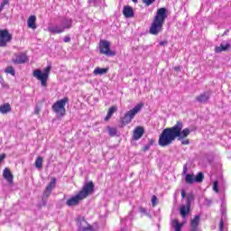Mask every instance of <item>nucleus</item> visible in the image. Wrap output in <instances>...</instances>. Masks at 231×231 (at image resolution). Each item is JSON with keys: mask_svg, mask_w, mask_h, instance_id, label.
Segmentation results:
<instances>
[{"mask_svg": "<svg viewBox=\"0 0 231 231\" xmlns=\"http://www.w3.org/2000/svg\"><path fill=\"white\" fill-rule=\"evenodd\" d=\"M181 143H182V145H189V143H190V141H189V139L182 140Z\"/></svg>", "mask_w": 231, "mask_h": 231, "instance_id": "nucleus-41", "label": "nucleus"}, {"mask_svg": "<svg viewBox=\"0 0 231 231\" xmlns=\"http://www.w3.org/2000/svg\"><path fill=\"white\" fill-rule=\"evenodd\" d=\"M90 6H98V0H88Z\"/></svg>", "mask_w": 231, "mask_h": 231, "instance_id": "nucleus-35", "label": "nucleus"}, {"mask_svg": "<svg viewBox=\"0 0 231 231\" xmlns=\"http://www.w3.org/2000/svg\"><path fill=\"white\" fill-rule=\"evenodd\" d=\"M143 133H145V130L143 129V127L137 126L134 130V135H133L134 140H140V138H142V136H143Z\"/></svg>", "mask_w": 231, "mask_h": 231, "instance_id": "nucleus-13", "label": "nucleus"}, {"mask_svg": "<svg viewBox=\"0 0 231 231\" xmlns=\"http://www.w3.org/2000/svg\"><path fill=\"white\" fill-rule=\"evenodd\" d=\"M36 169H42V157L39 156L35 161Z\"/></svg>", "mask_w": 231, "mask_h": 231, "instance_id": "nucleus-28", "label": "nucleus"}, {"mask_svg": "<svg viewBox=\"0 0 231 231\" xmlns=\"http://www.w3.org/2000/svg\"><path fill=\"white\" fill-rule=\"evenodd\" d=\"M41 113V106H36L34 108V115H40Z\"/></svg>", "mask_w": 231, "mask_h": 231, "instance_id": "nucleus-39", "label": "nucleus"}, {"mask_svg": "<svg viewBox=\"0 0 231 231\" xmlns=\"http://www.w3.org/2000/svg\"><path fill=\"white\" fill-rule=\"evenodd\" d=\"M123 15L126 18L133 17V15H134V11L133 10V7L125 5L123 9Z\"/></svg>", "mask_w": 231, "mask_h": 231, "instance_id": "nucleus-16", "label": "nucleus"}, {"mask_svg": "<svg viewBox=\"0 0 231 231\" xmlns=\"http://www.w3.org/2000/svg\"><path fill=\"white\" fill-rule=\"evenodd\" d=\"M73 26V20L71 18H63L60 23L50 25L48 27V32L50 33L55 34H60L64 33L66 30H70V28Z\"/></svg>", "mask_w": 231, "mask_h": 231, "instance_id": "nucleus-4", "label": "nucleus"}, {"mask_svg": "<svg viewBox=\"0 0 231 231\" xmlns=\"http://www.w3.org/2000/svg\"><path fill=\"white\" fill-rule=\"evenodd\" d=\"M36 21H37V16L31 15L27 20L28 28H31L32 30H36L37 29V25L35 24Z\"/></svg>", "mask_w": 231, "mask_h": 231, "instance_id": "nucleus-15", "label": "nucleus"}, {"mask_svg": "<svg viewBox=\"0 0 231 231\" xmlns=\"http://www.w3.org/2000/svg\"><path fill=\"white\" fill-rule=\"evenodd\" d=\"M174 69L175 71H180V67H175Z\"/></svg>", "mask_w": 231, "mask_h": 231, "instance_id": "nucleus-48", "label": "nucleus"}, {"mask_svg": "<svg viewBox=\"0 0 231 231\" xmlns=\"http://www.w3.org/2000/svg\"><path fill=\"white\" fill-rule=\"evenodd\" d=\"M156 2V0H143V5L145 6H151V5H153Z\"/></svg>", "mask_w": 231, "mask_h": 231, "instance_id": "nucleus-33", "label": "nucleus"}, {"mask_svg": "<svg viewBox=\"0 0 231 231\" xmlns=\"http://www.w3.org/2000/svg\"><path fill=\"white\" fill-rule=\"evenodd\" d=\"M165 19H167V9L165 7H162L157 10L156 15L154 16L153 22L150 27L149 32L152 35H158V33L162 32Z\"/></svg>", "mask_w": 231, "mask_h": 231, "instance_id": "nucleus-3", "label": "nucleus"}, {"mask_svg": "<svg viewBox=\"0 0 231 231\" xmlns=\"http://www.w3.org/2000/svg\"><path fill=\"white\" fill-rule=\"evenodd\" d=\"M213 190L215 191V192H219V188H218V186H217V180H215L214 181V184H213Z\"/></svg>", "mask_w": 231, "mask_h": 231, "instance_id": "nucleus-36", "label": "nucleus"}, {"mask_svg": "<svg viewBox=\"0 0 231 231\" xmlns=\"http://www.w3.org/2000/svg\"><path fill=\"white\" fill-rule=\"evenodd\" d=\"M152 207H156V205H158V197L154 195L152 197Z\"/></svg>", "mask_w": 231, "mask_h": 231, "instance_id": "nucleus-34", "label": "nucleus"}, {"mask_svg": "<svg viewBox=\"0 0 231 231\" xmlns=\"http://www.w3.org/2000/svg\"><path fill=\"white\" fill-rule=\"evenodd\" d=\"M28 61V56L24 53L16 54L13 59L14 64H24Z\"/></svg>", "mask_w": 231, "mask_h": 231, "instance_id": "nucleus-12", "label": "nucleus"}, {"mask_svg": "<svg viewBox=\"0 0 231 231\" xmlns=\"http://www.w3.org/2000/svg\"><path fill=\"white\" fill-rule=\"evenodd\" d=\"M181 217H187L189 212H190V206L189 204L182 205L180 208Z\"/></svg>", "mask_w": 231, "mask_h": 231, "instance_id": "nucleus-18", "label": "nucleus"}, {"mask_svg": "<svg viewBox=\"0 0 231 231\" xmlns=\"http://www.w3.org/2000/svg\"><path fill=\"white\" fill-rule=\"evenodd\" d=\"M210 97H212V90H207L200 93L199 96H197L195 97V100L199 104H208V100H210Z\"/></svg>", "mask_w": 231, "mask_h": 231, "instance_id": "nucleus-10", "label": "nucleus"}, {"mask_svg": "<svg viewBox=\"0 0 231 231\" xmlns=\"http://www.w3.org/2000/svg\"><path fill=\"white\" fill-rule=\"evenodd\" d=\"M56 185H57V179L52 178L51 182L49 183V185L46 187V189L51 190L52 192V190L55 189Z\"/></svg>", "mask_w": 231, "mask_h": 231, "instance_id": "nucleus-24", "label": "nucleus"}, {"mask_svg": "<svg viewBox=\"0 0 231 231\" xmlns=\"http://www.w3.org/2000/svg\"><path fill=\"white\" fill-rule=\"evenodd\" d=\"M171 226L172 228H174L175 231H181V228L183 227V223H180L178 219H172Z\"/></svg>", "mask_w": 231, "mask_h": 231, "instance_id": "nucleus-20", "label": "nucleus"}, {"mask_svg": "<svg viewBox=\"0 0 231 231\" xmlns=\"http://www.w3.org/2000/svg\"><path fill=\"white\" fill-rule=\"evenodd\" d=\"M50 196H51V190L45 189V190L43 192L42 199H48V198H50Z\"/></svg>", "mask_w": 231, "mask_h": 231, "instance_id": "nucleus-32", "label": "nucleus"}, {"mask_svg": "<svg viewBox=\"0 0 231 231\" xmlns=\"http://www.w3.org/2000/svg\"><path fill=\"white\" fill-rule=\"evenodd\" d=\"M50 71H51V67L48 66L44 69L43 72L41 69H35L32 72V75L37 80H40L41 85L43 88H46V84H48V79L50 77Z\"/></svg>", "mask_w": 231, "mask_h": 231, "instance_id": "nucleus-6", "label": "nucleus"}, {"mask_svg": "<svg viewBox=\"0 0 231 231\" xmlns=\"http://www.w3.org/2000/svg\"><path fill=\"white\" fill-rule=\"evenodd\" d=\"M230 48V42H222L220 46L215 48L216 53H221V51H226Z\"/></svg>", "mask_w": 231, "mask_h": 231, "instance_id": "nucleus-14", "label": "nucleus"}, {"mask_svg": "<svg viewBox=\"0 0 231 231\" xmlns=\"http://www.w3.org/2000/svg\"><path fill=\"white\" fill-rule=\"evenodd\" d=\"M118 108H116V106H111L106 114V116L105 117V122H107L108 120L111 119V116H113V115H115V113H116V110Z\"/></svg>", "mask_w": 231, "mask_h": 231, "instance_id": "nucleus-21", "label": "nucleus"}, {"mask_svg": "<svg viewBox=\"0 0 231 231\" xmlns=\"http://www.w3.org/2000/svg\"><path fill=\"white\" fill-rule=\"evenodd\" d=\"M63 41H64L65 42H71V38H70L69 36H65L64 39H63Z\"/></svg>", "mask_w": 231, "mask_h": 231, "instance_id": "nucleus-42", "label": "nucleus"}, {"mask_svg": "<svg viewBox=\"0 0 231 231\" xmlns=\"http://www.w3.org/2000/svg\"><path fill=\"white\" fill-rule=\"evenodd\" d=\"M192 199H194V195L189 194V195L188 196L187 205H189V206H190V202L192 201Z\"/></svg>", "mask_w": 231, "mask_h": 231, "instance_id": "nucleus-37", "label": "nucleus"}, {"mask_svg": "<svg viewBox=\"0 0 231 231\" xmlns=\"http://www.w3.org/2000/svg\"><path fill=\"white\" fill-rule=\"evenodd\" d=\"M139 212H141V214H143L144 216H147V209L145 208H139Z\"/></svg>", "mask_w": 231, "mask_h": 231, "instance_id": "nucleus-38", "label": "nucleus"}, {"mask_svg": "<svg viewBox=\"0 0 231 231\" xmlns=\"http://www.w3.org/2000/svg\"><path fill=\"white\" fill-rule=\"evenodd\" d=\"M152 145H154V139H151L149 143L143 146V151H149L151 149Z\"/></svg>", "mask_w": 231, "mask_h": 231, "instance_id": "nucleus-30", "label": "nucleus"}, {"mask_svg": "<svg viewBox=\"0 0 231 231\" xmlns=\"http://www.w3.org/2000/svg\"><path fill=\"white\" fill-rule=\"evenodd\" d=\"M111 43L106 40H101L99 42V51L103 55H106L108 57L115 56V52L111 51Z\"/></svg>", "mask_w": 231, "mask_h": 231, "instance_id": "nucleus-9", "label": "nucleus"}, {"mask_svg": "<svg viewBox=\"0 0 231 231\" xmlns=\"http://www.w3.org/2000/svg\"><path fill=\"white\" fill-rule=\"evenodd\" d=\"M142 107H143V105L138 104L133 109L127 111L121 118L122 125H128V124H131L134 116H136V115L142 111Z\"/></svg>", "mask_w": 231, "mask_h": 231, "instance_id": "nucleus-5", "label": "nucleus"}, {"mask_svg": "<svg viewBox=\"0 0 231 231\" xmlns=\"http://www.w3.org/2000/svg\"><path fill=\"white\" fill-rule=\"evenodd\" d=\"M78 226L79 231L92 230L91 226H88V222L86 220H81L78 223Z\"/></svg>", "mask_w": 231, "mask_h": 231, "instance_id": "nucleus-19", "label": "nucleus"}, {"mask_svg": "<svg viewBox=\"0 0 231 231\" xmlns=\"http://www.w3.org/2000/svg\"><path fill=\"white\" fill-rule=\"evenodd\" d=\"M95 190V184L93 181H89L86 183L82 189L74 197H71L67 200L68 207H77L82 201V199H86L89 194H91Z\"/></svg>", "mask_w": 231, "mask_h": 231, "instance_id": "nucleus-2", "label": "nucleus"}, {"mask_svg": "<svg viewBox=\"0 0 231 231\" xmlns=\"http://www.w3.org/2000/svg\"><path fill=\"white\" fill-rule=\"evenodd\" d=\"M5 158H6V155L5 154L0 155V163L1 162H3V160H5Z\"/></svg>", "mask_w": 231, "mask_h": 231, "instance_id": "nucleus-44", "label": "nucleus"}, {"mask_svg": "<svg viewBox=\"0 0 231 231\" xmlns=\"http://www.w3.org/2000/svg\"><path fill=\"white\" fill-rule=\"evenodd\" d=\"M187 171H188L187 164H184V166H183V174H187Z\"/></svg>", "mask_w": 231, "mask_h": 231, "instance_id": "nucleus-43", "label": "nucleus"}, {"mask_svg": "<svg viewBox=\"0 0 231 231\" xmlns=\"http://www.w3.org/2000/svg\"><path fill=\"white\" fill-rule=\"evenodd\" d=\"M164 44H167V42H161L160 46H163Z\"/></svg>", "mask_w": 231, "mask_h": 231, "instance_id": "nucleus-47", "label": "nucleus"}, {"mask_svg": "<svg viewBox=\"0 0 231 231\" xmlns=\"http://www.w3.org/2000/svg\"><path fill=\"white\" fill-rule=\"evenodd\" d=\"M68 97L56 101L52 105V111H54L56 115H59V116H64V115H66V104H68Z\"/></svg>", "mask_w": 231, "mask_h": 231, "instance_id": "nucleus-7", "label": "nucleus"}, {"mask_svg": "<svg viewBox=\"0 0 231 231\" xmlns=\"http://www.w3.org/2000/svg\"><path fill=\"white\" fill-rule=\"evenodd\" d=\"M12 33L7 29L0 30V48H6L12 42Z\"/></svg>", "mask_w": 231, "mask_h": 231, "instance_id": "nucleus-8", "label": "nucleus"}, {"mask_svg": "<svg viewBox=\"0 0 231 231\" xmlns=\"http://www.w3.org/2000/svg\"><path fill=\"white\" fill-rule=\"evenodd\" d=\"M107 71H109V69H107V68L102 69L100 67H97L94 69V75H106V73H107Z\"/></svg>", "mask_w": 231, "mask_h": 231, "instance_id": "nucleus-22", "label": "nucleus"}, {"mask_svg": "<svg viewBox=\"0 0 231 231\" xmlns=\"http://www.w3.org/2000/svg\"><path fill=\"white\" fill-rule=\"evenodd\" d=\"M10 111H12V107H10V104L6 103L3 106H0V113H2L3 115L6 113H10Z\"/></svg>", "mask_w": 231, "mask_h": 231, "instance_id": "nucleus-23", "label": "nucleus"}, {"mask_svg": "<svg viewBox=\"0 0 231 231\" xmlns=\"http://www.w3.org/2000/svg\"><path fill=\"white\" fill-rule=\"evenodd\" d=\"M186 193H185V189L181 190V198L185 199Z\"/></svg>", "mask_w": 231, "mask_h": 231, "instance_id": "nucleus-45", "label": "nucleus"}, {"mask_svg": "<svg viewBox=\"0 0 231 231\" xmlns=\"http://www.w3.org/2000/svg\"><path fill=\"white\" fill-rule=\"evenodd\" d=\"M223 228H224V222H223V219H220V222H219V231H223Z\"/></svg>", "mask_w": 231, "mask_h": 231, "instance_id": "nucleus-40", "label": "nucleus"}, {"mask_svg": "<svg viewBox=\"0 0 231 231\" xmlns=\"http://www.w3.org/2000/svg\"><path fill=\"white\" fill-rule=\"evenodd\" d=\"M107 129H108V134H109V136H116V133H118V131L116 130V128L108 126Z\"/></svg>", "mask_w": 231, "mask_h": 231, "instance_id": "nucleus-29", "label": "nucleus"}, {"mask_svg": "<svg viewBox=\"0 0 231 231\" xmlns=\"http://www.w3.org/2000/svg\"><path fill=\"white\" fill-rule=\"evenodd\" d=\"M3 178L7 181L9 185H14V174L10 171V168L4 169Z\"/></svg>", "mask_w": 231, "mask_h": 231, "instance_id": "nucleus-11", "label": "nucleus"}, {"mask_svg": "<svg viewBox=\"0 0 231 231\" xmlns=\"http://www.w3.org/2000/svg\"><path fill=\"white\" fill-rule=\"evenodd\" d=\"M181 129H183V123L181 121H178L172 127L164 129L159 136L158 144L161 147H169L177 138L179 140H185L190 134L191 130L189 128Z\"/></svg>", "mask_w": 231, "mask_h": 231, "instance_id": "nucleus-1", "label": "nucleus"}, {"mask_svg": "<svg viewBox=\"0 0 231 231\" xmlns=\"http://www.w3.org/2000/svg\"><path fill=\"white\" fill-rule=\"evenodd\" d=\"M199 219H200L199 215H196L194 217V218L191 220V223H190V226H191L190 231H198V226H199Z\"/></svg>", "mask_w": 231, "mask_h": 231, "instance_id": "nucleus-17", "label": "nucleus"}, {"mask_svg": "<svg viewBox=\"0 0 231 231\" xmlns=\"http://www.w3.org/2000/svg\"><path fill=\"white\" fill-rule=\"evenodd\" d=\"M133 3H138V0H132Z\"/></svg>", "mask_w": 231, "mask_h": 231, "instance_id": "nucleus-49", "label": "nucleus"}, {"mask_svg": "<svg viewBox=\"0 0 231 231\" xmlns=\"http://www.w3.org/2000/svg\"><path fill=\"white\" fill-rule=\"evenodd\" d=\"M5 73L12 75L13 77H15V69H14V67L12 66H9L5 69Z\"/></svg>", "mask_w": 231, "mask_h": 231, "instance_id": "nucleus-26", "label": "nucleus"}, {"mask_svg": "<svg viewBox=\"0 0 231 231\" xmlns=\"http://www.w3.org/2000/svg\"><path fill=\"white\" fill-rule=\"evenodd\" d=\"M6 5H10V1L3 0L2 3L0 4V14L3 12V10H5V6H6Z\"/></svg>", "mask_w": 231, "mask_h": 231, "instance_id": "nucleus-31", "label": "nucleus"}, {"mask_svg": "<svg viewBox=\"0 0 231 231\" xmlns=\"http://www.w3.org/2000/svg\"><path fill=\"white\" fill-rule=\"evenodd\" d=\"M228 32H229L228 30L225 31L224 33L222 34L223 37H225V35H228Z\"/></svg>", "mask_w": 231, "mask_h": 231, "instance_id": "nucleus-46", "label": "nucleus"}, {"mask_svg": "<svg viewBox=\"0 0 231 231\" xmlns=\"http://www.w3.org/2000/svg\"><path fill=\"white\" fill-rule=\"evenodd\" d=\"M205 180V176L202 172H199L197 176L195 177V183H201Z\"/></svg>", "mask_w": 231, "mask_h": 231, "instance_id": "nucleus-27", "label": "nucleus"}, {"mask_svg": "<svg viewBox=\"0 0 231 231\" xmlns=\"http://www.w3.org/2000/svg\"><path fill=\"white\" fill-rule=\"evenodd\" d=\"M186 183L189 185H192V183H196V179L192 174H186Z\"/></svg>", "mask_w": 231, "mask_h": 231, "instance_id": "nucleus-25", "label": "nucleus"}]
</instances>
